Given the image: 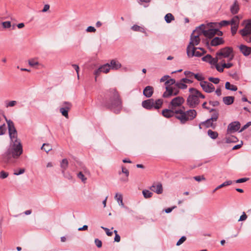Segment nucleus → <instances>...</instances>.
<instances>
[{
    "instance_id": "obj_1",
    "label": "nucleus",
    "mask_w": 251,
    "mask_h": 251,
    "mask_svg": "<svg viewBox=\"0 0 251 251\" xmlns=\"http://www.w3.org/2000/svg\"><path fill=\"white\" fill-rule=\"evenodd\" d=\"M11 143L6 151L1 155L2 161L6 164H14L23 152V146L18 138L16 129L8 131Z\"/></svg>"
},
{
    "instance_id": "obj_2",
    "label": "nucleus",
    "mask_w": 251,
    "mask_h": 251,
    "mask_svg": "<svg viewBox=\"0 0 251 251\" xmlns=\"http://www.w3.org/2000/svg\"><path fill=\"white\" fill-rule=\"evenodd\" d=\"M103 105L116 114L120 113L123 107L122 100L116 89L111 88L107 91Z\"/></svg>"
},
{
    "instance_id": "obj_3",
    "label": "nucleus",
    "mask_w": 251,
    "mask_h": 251,
    "mask_svg": "<svg viewBox=\"0 0 251 251\" xmlns=\"http://www.w3.org/2000/svg\"><path fill=\"white\" fill-rule=\"evenodd\" d=\"M175 118L180 121L181 124H185L189 121H192L197 116V111L194 109L184 111V109H176Z\"/></svg>"
},
{
    "instance_id": "obj_4",
    "label": "nucleus",
    "mask_w": 251,
    "mask_h": 251,
    "mask_svg": "<svg viewBox=\"0 0 251 251\" xmlns=\"http://www.w3.org/2000/svg\"><path fill=\"white\" fill-rule=\"evenodd\" d=\"M233 50L230 47H226L221 49L216 53V56L217 60L222 59L224 58H228L229 61L232 60L234 55L232 54Z\"/></svg>"
},
{
    "instance_id": "obj_5",
    "label": "nucleus",
    "mask_w": 251,
    "mask_h": 251,
    "mask_svg": "<svg viewBox=\"0 0 251 251\" xmlns=\"http://www.w3.org/2000/svg\"><path fill=\"white\" fill-rule=\"evenodd\" d=\"M209 27H211L209 24L207 26L202 24L197 27V31H200L205 37L211 39L216 35V28H209Z\"/></svg>"
},
{
    "instance_id": "obj_6",
    "label": "nucleus",
    "mask_w": 251,
    "mask_h": 251,
    "mask_svg": "<svg viewBox=\"0 0 251 251\" xmlns=\"http://www.w3.org/2000/svg\"><path fill=\"white\" fill-rule=\"evenodd\" d=\"M201 34L200 31H197V28L193 32L191 35L190 42L187 47V50L196 48L195 46L199 44L201 41L200 36Z\"/></svg>"
},
{
    "instance_id": "obj_7",
    "label": "nucleus",
    "mask_w": 251,
    "mask_h": 251,
    "mask_svg": "<svg viewBox=\"0 0 251 251\" xmlns=\"http://www.w3.org/2000/svg\"><path fill=\"white\" fill-rule=\"evenodd\" d=\"M191 94L187 98V104L190 107L195 108L200 103L199 99L197 95L195 94V91H189Z\"/></svg>"
},
{
    "instance_id": "obj_8",
    "label": "nucleus",
    "mask_w": 251,
    "mask_h": 251,
    "mask_svg": "<svg viewBox=\"0 0 251 251\" xmlns=\"http://www.w3.org/2000/svg\"><path fill=\"white\" fill-rule=\"evenodd\" d=\"M187 50V54L189 57L193 56L200 57L204 54L206 51L204 49L201 48H194Z\"/></svg>"
},
{
    "instance_id": "obj_9",
    "label": "nucleus",
    "mask_w": 251,
    "mask_h": 251,
    "mask_svg": "<svg viewBox=\"0 0 251 251\" xmlns=\"http://www.w3.org/2000/svg\"><path fill=\"white\" fill-rule=\"evenodd\" d=\"M118 174L121 176L120 181L123 183H126L128 181L129 171L124 166H122V170L119 171Z\"/></svg>"
},
{
    "instance_id": "obj_10",
    "label": "nucleus",
    "mask_w": 251,
    "mask_h": 251,
    "mask_svg": "<svg viewBox=\"0 0 251 251\" xmlns=\"http://www.w3.org/2000/svg\"><path fill=\"white\" fill-rule=\"evenodd\" d=\"M72 106L70 102L65 101L63 103L62 107L60 108V112L66 118H68V112L71 109Z\"/></svg>"
},
{
    "instance_id": "obj_11",
    "label": "nucleus",
    "mask_w": 251,
    "mask_h": 251,
    "mask_svg": "<svg viewBox=\"0 0 251 251\" xmlns=\"http://www.w3.org/2000/svg\"><path fill=\"white\" fill-rule=\"evenodd\" d=\"M240 127V124L238 121H235L230 123L227 129V134L232 133L238 131Z\"/></svg>"
},
{
    "instance_id": "obj_12",
    "label": "nucleus",
    "mask_w": 251,
    "mask_h": 251,
    "mask_svg": "<svg viewBox=\"0 0 251 251\" xmlns=\"http://www.w3.org/2000/svg\"><path fill=\"white\" fill-rule=\"evenodd\" d=\"M184 102V100L182 97H176L171 100L169 106L171 107H174L175 109H177L176 107L181 105Z\"/></svg>"
},
{
    "instance_id": "obj_13",
    "label": "nucleus",
    "mask_w": 251,
    "mask_h": 251,
    "mask_svg": "<svg viewBox=\"0 0 251 251\" xmlns=\"http://www.w3.org/2000/svg\"><path fill=\"white\" fill-rule=\"evenodd\" d=\"M200 85L203 91L206 93H211L215 90V87L212 83L205 81L201 82Z\"/></svg>"
},
{
    "instance_id": "obj_14",
    "label": "nucleus",
    "mask_w": 251,
    "mask_h": 251,
    "mask_svg": "<svg viewBox=\"0 0 251 251\" xmlns=\"http://www.w3.org/2000/svg\"><path fill=\"white\" fill-rule=\"evenodd\" d=\"M166 91L163 93V97L168 98L171 96H176L178 94L179 91L172 87L166 86Z\"/></svg>"
},
{
    "instance_id": "obj_15",
    "label": "nucleus",
    "mask_w": 251,
    "mask_h": 251,
    "mask_svg": "<svg viewBox=\"0 0 251 251\" xmlns=\"http://www.w3.org/2000/svg\"><path fill=\"white\" fill-rule=\"evenodd\" d=\"M176 109L174 108V107H171L169 106V109H165L162 110V114L163 116L166 118H169L173 117L174 116L175 117V112H176Z\"/></svg>"
},
{
    "instance_id": "obj_16",
    "label": "nucleus",
    "mask_w": 251,
    "mask_h": 251,
    "mask_svg": "<svg viewBox=\"0 0 251 251\" xmlns=\"http://www.w3.org/2000/svg\"><path fill=\"white\" fill-rule=\"evenodd\" d=\"M154 100L153 99H150L142 101V106L148 110H151L153 108Z\"/></svg>"
},
{
    "instance_id": "obj_17",
    "label": "nucleus",
    "mask_w": 251,
    "mask_h": 251,
    "mask_svg": "<svg viewBox=\"0 0 251 251\" xmlns=\"http://www.w3.org/2000/svg\"><path fill=\"white\" fill-rule=\"evenodd\" d=\"M202 60L203 61H204V62H207V63H209V64H210L212 66H213V65L214 64H216V61H218L217 60V58H216V56L214 58L212 57V56L210 55V54H207L205 56H203L202 58H201ZM211 68H213V66H211Z\"/></svg>"
},
{
    "instance_id": "obj_18",
    "label": "nucleus",
    "mask_w": 251,
    "mask_h": 251,
    "mask_svg": "<svg viewBox=\"0 0 251 251\" xmlns=\"http://www.w3.org/2000/svg\"><path fill=\"white\" fill-rule=\"evenodd\" d=\"M214 122L211 120L210 119H207L204 122H201L199 125V128L201 129V126H204L205 127H212L213 129H215L216 126V124L214 123Z\"/></svg>"
},
{
    "instance_id": "obj_19",
    "label": "nucleus",
    "mask_w": 251,
    "mask_h": 251,
    "mask_svg": "<svg viewBox=\"0 0 251 251\" xmlns=\"http://www.w3.org/2000/svg\"><path fill=\"white\" fill-rule=\"evenodd\" d=\"M239 32L242 36L251 34V22H249L243 29L239 31Z\"/></svg>"
},
{
    "instance_id": "obj_20",
    "label": "nucleus",
    "mask_w": 251,
    "mask_h": 251,
    "mask_svg": "<svg viewBox=\"0 0 251 251\" xmlns=\"http://www.w3.org/2000/svg\"><path fill=\"white\" fill-rule=\"evenodd\" d=\"M209 25H210V27H211L212 28L222 27L230 25V21L223 20L220 23H209Z\"/></svg>"
},
{
    "instance_id": "obj_21",
    "label": "nucleus",
    "mask_w": 251,
    "mask_h": 251,
    "mask_svg": "<svg viewBox=\"0 0 251 251\" xmlns=\"http://www.w3.org/2000/svg\"><path fill=\"white\" fill-rule=\"evenodd\" d=\"M241 52L246 56L249 55L251 53V48L247 46L241 45L239 47Z\"/></svg>"
},
{
    "instance_id": "obj_22",
    "label": "nucleus",
    "mask_w": 251,
    "mask_h": 251,
    "mask_svg": "<svg viewBox=\"0 0 251 251\" xmlns=\"http://www.w3.org/2000/svg\"><path fill=\"white\" fill-rule=\"evenodd\" d=\"M153 93V88L152 86H146L143 90V95L147 98H150Z\"/></svg>"
},
{
    "instance_id": "obj_23",
    "label": "nucleus",
    "mask_w": 251,
    "mask_h": 251,
    "mask_svg": "<svg viewBox=\"0 0 251 251\" xmlns=\"http://www.w3.org/2000/svg\"><path fill=\"white\" fill-rule=\"evenodd\" d=\"M150 189L158 194H160L163 192L162 186L160 183H158L157 185H152L150 187Z\"/></svg>"
},
{
    "instance_id": "obj_24",
    "label": "nucleus",
    "mask_w": 251,
    "mask_h": 251,
    "mask_svg": "<svg viewBox=\"0 0 251 251\" xmlns=\"http://www.w3.org/2000/svg\"><path fill=\"white\" fill-rule=\"evenodd\" d=\"M110 69L118 70L122 66L121 63L117 60L113 59L110 63Z\"/></svg>"
},
{
    "instance_id": "obj_25",
    "label": "nucleus",
    "mask_w": 251,
    "mask_h": 251,
    "mask_svg": "<svg viewBox=\"0 0 251 251\" xmlns=\"http://www.w3.org/2000/svg\"><path fill=\"white\" fill-rule=\"evenodd\" d=\"M224 41L222 38L218 37H214L211 41L210 44L212 46H217L219 45L222 44Z\"/></svg>"
},
{
    "instance_id": "obj_26",
    "label": "nucleus",
    "mask_w": 251,
    "mask_h": 251,
    "mask_svg": "<svg viewBox=\"0 0 251 251\" xmlns=\"http://www.w3.org/2000/svg\"><path fill=\"white\" fill-rule=\"evenodd\" d=\"M68 161L66 158L62 159L61 161L60 167L61 168V172L63 175H64V172L68 167Z\"/></svg>"
},
{
    "instance_id": "obj_27",
    "label": "nucleus",
    "mask_w": 251,
    "mask_h": 251,
    "mask_svg": "<svg viewBox=\"0 0 251 251\" xmlns=\"http://www.w3.org/2000/svg\"><path fill=\"white\" fill-rule=\"evenodd\" d=\"M239 10V6L237 1H234V3L230 7V11L232 14H237Z\"/></svg>"
},
{
    "instance_id": "obj_28",
    "label": "nucleus",
    "mask_w": 251,
    "mask_h": 251,
    "mask_svg": "<svg viewBox=\"0 0 251 251\" xmlns=\"http://www.w3.org/2000/svg\"><path fill=\"white\" fill-rule=\"evenodd\" d=\"M210 112H212V113L211 118L209 119L213 122L217 121L219 116L218 111L215 109H211L210 110Z\"/></svg>"
},
{
    "instance_id": "obj_29",
    "label": "nucleus",
    "mask_w": 251,
    "mask_h": 251,
    "mask_svg": "<svg viewBox=\"0 0 251 251\" xmlns=\"http://www.w3.org/2000/svg\"><path fill=\"white\" fill-rule=\"evenodd\" d=\"M234 97L232 96H226L223 98L224 103L226 105H230L234 102Z\"/></svg>"
},
{
    "instance_id": "obj_30",
    "label": "nucleus",
    "mask_w": 251,
    "mask_h": 251,
    "mask_svg": "<svg viewBox=\"0 0 251 251\" xmlns=\"http://www.w3.org/2000/svg\"><path fill=\"white\" fill-rule=\"evenodd\" d=\"M115 199L118 202L119 205L124 207V203L123 201V196L122 194L118 193L116 194Z\"/></svg>"
},
{
    "instance_id": "obj_31",
    "label": "nucleus",
    "mask_w": 251,
    "mask_h": 251,
    "mask_svg": "<svg viewBox=\"0 0 251 251\" xmlns=\"http://www.w3.org/2000/svg\"><path fill=\"white\" fill-rule=\"evenodd\" d=\"M100 70L101 72L104 73H107L109 72L110 70V66L109 63L105 64L101 66H100Z\"/></svg>"
},
{
    "instance_id": "obj_32",
    "label": "nucleus",
    "mask_w": 251,
    "mask_h": 251,
    "mask_svg": "<svg viewBox=\"0 0 251 251\" xmlns=\"http://www.w3.org/2000/svg\"><path fill=\"white\" fill-rule=\"evenodd\" d=\"M153 103V108L158 109L161 107L163 104V100L158 99L155 101L154 100Z\"/></svg>"
},
{
    "instance_id": "obj_33",
    "label": "nucleus",
    "mask_w": 251,
    "mask_h": 251,
    "mask_svg": "<svg viewBox=\"0 0 251 251\" xmlns=\"http://www.w3.org/2000/svg\"><path fill=\"white\" fill-rule=\"evenodd\" d=\"M226 89L232 91H236L237 90L236 86L231 84L229 82H226L225 84Z\"/></svg>"
},
{
    "instance_id": "obj_34",
    "label": "nucleus",
    "mask_w": 251,
    "mask_h": 251,
    "mask_svg": "<svg viewBox=\"0 0 251 251\" xmlns=\"http://www.w3.org/2000/svg\"><path fill=\"white\" fill-rule=\"evenodd\" d=\"M226 143H236L238 141V138L234 136H230L226 138Z\"/></svg>"
},
{
    "instance_id": "obj_35",
    "label": "nucleus",
    "mask_w": 251,
    "mask_h": 251,
    "mask_svg": "<svg viewBox=\"0 0 251 251\" xmlns=\"http://www.w3.org/2000/svg\"><path fill=\"white\" fill-rule=\"evenodd\" d=\"M131 29L135 31H139L142 33H146L145 29L144 27L140 26L138 25H134L131 27Z\"/></svg>"
},
{
    "instance_id": "obj_36",
    "label": "nucleus",
    "mask_w": 251,
    "mask_h": 251,
    "mask_svg": "<svg viewBox=\"0 0 251 251\" xmlns=\"http://www.w3.org/2000/svg\"><path fill=\"white\" fill-rule=\"evenodd\" d=\"M208 136L212 139H216L218 136V133L216 131H212L211 129H209L207 131Z\"/></svg>"
},
{
    "instance_id": "obj_37",
    "label": "nucleus",
    "mask_w": 251,
    "mask_h": 251,
    "mask_svg": "<svg viewBox=\"0 0 251 251\" xmlns=\"http://www.w3.org/2000/svg\"><path fill=\"white\" fill-rule=\"evenodd\" d=\"M5 120L7 124L8 131L16 128L14 124L12 121H11V120H8L6 119V118H5Z\"/></svg>"
},
{
    "instance_id": "obj_38",
    "label": "nucleus",
    "mask_w": 251,
    "mask_h": 251,
    "mask_svg": "<svg viewBox=\"0 0 251 251\" xmlns=\"http://www.w3.org/2000/svg\"><path fill=\"white\" fill-rule=\"evenodd\" d=\"M176 86L178 88L181 89H185L187 87V85L184 82L182 81V79H180L179 81L176 82Z\"/></svg>"
},
{
    "instance_id": "obj_39",
    "label": "nucleus",
    "mask_w": 251,
    "mask_h": 251,
    "mask_svg": "<svg viewBox=\"0 0 251 251\" xmlns=\"http://www.w3.org/2000/svg\"><path fill=\"white\" fill-rule=\"evenodd\" d=\"M165 20L167 23H170L175 20L174 16L171 13H168L165 16Z\"/></svg>"
},
{
    "instance_id": "obj_40",
    "label": "nucleus",
    "mask_w": 251,
    "mask_h": 251,
    "mask_svg": "<svg viewBox=\"0 0 251 251\" xmlns=\"http://www.w3.org/2000/svg\"><path fill=\"white\" fill-rule=\"evenodd\" d=\"M195 91V94L197 95V96L198 97V99H199L200 98L204 99L205 98V96L199 90L197 89L194 88H191L189 89V91Z\"/></svg>"
},
{
    "instance_id": "obj_41",
    "label": "nucleus",
    "mask_w": 251,
    "mask_h": 251,
    "mask_svg": "<svg viewBox=\"0 0 251 251\" xmlns=\"http://www.w3.org/2000/svg\"><path fill=\"white\" fill-rule=\"evenodd\" d=\"M230 21V24L231 25H238L239 23V18L238 16H235Z\"/></svg>"
},
{
    "instance_id": "obj_42",
    "label": "nucleus",
    "mask_w": 251,
    "mask_h": 251,
    "mask_svg": "<svg viewBox=\"0 0 251 251\" xmlns=\"http://www.w3.org/2000/svg\"><path fill=\"white\" fill-rule=\"evenodd\" d=\"M42 150L45 151L46 152H48L51 150V146L49 144L44 143L41 147Z\"/></svg>"
},
{
    "instance_id": "obj_43",
    "label": "nucleus",
    "mask_w": 251,
    "mask_h": 251,
    "mask_svg": "<svg viewBox=\"0 0 251 251\" xmlns=\"http://www.w3.org/2000/svg\"><path fill=\"white\" fill-rule=\"evenodd\" d=\"M143 195L145 198L148 199L152 197V193L148 190H144L142 191Z\"/></svg>"
},
{
    "instance_id": "obj_44",
    "label": "nucleus",
    "mask_w": 251,
    "mask_h": 251,
    "mask_svg": "<svg viewBox=\"0 0 251 251\" xmlns=\"http://www.w3.org/2000/svg\"><path fill=\"white\" fill-rule=\"evenodd\" d=\"M218 61H216V63L214 64L213 66H214V67L216 68V70L219 72H223L224 71V67L223 66V65L222 64L221 66L220 65L219 63H218Z\"/></svg>"
},
{
    "instance_id": "obj_45",
    "label": "nucleus",
    "mask_w": 251,
    "mask_h": 251,
    "mask_svg": "<svg viewBox=\"0 0 251 251\" xmlns=\"http://www.w3.org/2000/svg\"><path fill=\"white\" fill-rule=\"evenodd\" d=\"M176 82L175 79L174 78H171V79L166 81L165 84L166 85V86L171 87V85H172L174 84H176Z\"/></svg>"
},
{
    "instance_id": "obj_46",
    "label": "nucleus",
    "mask_w": 251,
    "mask_h": 251,
    "mask_svg": "<svg viewBox=\"0 0 251 251\" xmlns=\"http://www.w3.org/2000/svg\"><path fill=\"white\" fill-rule=\"evenodd\" d=\"M194 76L197 80H198V81H200L201 82L203 81V80L204 79V77L201 74H194Z\"/></svg>"
},
{
    "instance_id": "obj_47",
    "label": "nucleus",
    "mask_w": 251,
    "mask_h": 251,
    "mask_svg": "<svg viewBox=\"0 0 251 251\" xmlns=\"http://www.w3.org/2000/svg\"><path fill=\"white\" fill-rule=\"evenodd\" d=\"M77 177L81 180V181L85 183L86 182L87 178L84 176L81 172H80L77 174Z\"/></svg>"
},
{
    "instance_id": "obj_48",
    "label": "nucleus",
    "mask_w": 251,
    "mask_h": 251,
    "mask_svg": "<svg viewBox=\"0 0 251 251\" xmlns=\"http://www.w3.org/2000/svg\"><path fill=\"white\" fill-rule=\"evenodd\" d=\"M232 183V181L231 180H227V181L224 182V183H223L221 185H219L218 186H219V188L220 189L224 187L230 185Z\"/></svg>"
},
{
    "instance_id": "obj_49",
    "label": "nucleus",
    "mask_w": 251,
    "mask_h": 251,
    "mask_svg": "<svg viewBox=\"0 0 251 251\" xmlns=\"http://www.w3.org/2000/svg\"><path fill=\"white\" fill-rule=\"evenodd\" d=\"M208 80L210 82L216 84H218L220 82V79L217 77H210L208 78Z\"/></svg>"
},
{
    "instance_id": "obj_50",
    "label": "nucleus",
    "mask_w": 251,
    "mask_h": 251,
    "mask_svg": "<svg viewBox=\"0 0 251 251\" xmlns=\"http://www.w3.org/2000/svg\"><path fill=\"white\" fill-rule=\"evenodd\" d=\"M6 131V128L5 124L0 126V135H4Z\"/></svg>"
},
{
    "instance_id": "obj_51",
    "label": "nucleus",
    "mask_w": 251,
    "mask_h": 251,
    "mask_svg": "<svg viewBox=\"0 0 251 251\" xmlns=\"http://www.w3.org/2000/svg\"><path fill=\"white\" fill-rule=\"evenodd\" d=\"M28 64L30 66L34 67L36 65H37L39 64V63L38 61L34 59H30L28 61Z\"/></svg>"
},
{
    "instance_id": "obj_52",
    "label": "nucleus",
    "mask_w": 251,
    "mask_h": 251,
    "mask_svg": "<svg viewBox=\"0 0 251 251\" xmlns=\"http://www.w3.org/2000/svg\"><path fill=\"white\" fill-rule=\"evenodd\" d=\"M238 25H231V32L233 35H234L236 33L237 29H238Z\"/></svg>"
},
{
    "instance_id": "obj_53",
    "label": "nucleus",
    "mask_w": 251,
    "mask_h": 251,
    "mask_svg": "<svg viewBox=\"0 0 251 251\" xmlns=\"http://www.w3.org/2000/svg\"><path fill=\"white\" fill-rule=\"evenodd\" d=\"M186 240V237L184 236H182L179 240L176 243V246H180L181 245L185 240Z\"/></svg>"
},
{
    "instance_id": "obj_54",
    "label": "nucleus",
    "mask_w": 251,
    "mask_h": 251,
    "mask_svg": "<svg viewBox=\"0 0 251 251\" xmlns=\"http://www.w3.org/2000/svg\"><path fill=\"white\" fill-rule=\"evenodd\" d=\"M8 176V173L2 171L0 172V178L1 179H4L6 178Z\"/></svg>"
},
{
    "instance_id": "obj_55",
    "label": "nucleus",
    "mask_w": 251,
    "mask_h": 251,
    "mask_svg": "<svg viewBox=\"0 0 251 251\" xmlns=\"http://www.w3.org/2000/svg\"><path fill=\"white\" fill-rule=\"evenodd\" d=\"M2 26L5 28H8L11 27V22L9 21H6L2 23Z\"/></svg>"
},
{
    "instance_id": "obj_56",
    "label": "nucleus",
    "mask_w": 251,
    "mask_h": 251,
    "mask_svg": "<svg viewBox=\"0 0 251 251\" xmlns=\"http://www.w3.org/2000/svg\"><path fill=\"white\" fill-rule=\"evenodd\" d=\"M114 232L115 234V236L114 238V241L117 242H120V240H121V237H120V236L119 234H118L117 231L116 230H115L114 231Z\"/></svg>"
},
{
    "instance_id": "obj_57",
    "label": "nucleus",
    "mask_w": 251,
    "mask_h": 251,
    "mask_svg": "<svg viewBox=\"0 0 251 251\" xmlns=\"http://www.w3.org/2000/svg\"><path fill=\"white\" fill-rule=\"evenodd\" d=\"M101 228H102L105 231L106 234L108 236H111L113 235V232L110 231L108 228L104 227L103 226H101Z\"/></svg>"
},
{
    "instance_id": "obj_58",
    "label": "nucleus",
    "mask_w": 251,
    "mask_h": 251,
    "mask_svg": "<svg viewBox=\"0 0 251 251\" xmlns=\"http://www.w3.org/2000/svg\"><path fill=\"white\" fill-rule=\"evenodd\" d=\"M102 73L100 67L94 71V74L95 75V81H97V77Z\"/></svg>"
},
{
    "instance_id": "obj_59",
    "label": "nucleus",
    "mask_w": 251,
    "mask_h": 251,
    "mask_svg": "<svg viewBox=\"0 0 251 251\" xmlns=\"http://www.w3.org/2000/svg\"><path fill=\"white\" fill-rule=\"evenodd\" d=\"M25 169L24 168H21L19 169L18 171H15L14 173V175L16 176H19L20 175L23 174L25 173Z\"/></svg>"
},
{
    "instance_id": "obj_60",
    "label": "nucleus",
    "mask_w": 251,
    "mask_h": 251,
    "mask_svg": "<svg viewBox=\"0 0 251 251\" xmlns=\"http://www.w3.org/2000/svg\"><path fill=\"white\" fill-rule=\"evenodd\" d=\"M184 74L188 78H191L194 75V73L190 71H185Z\"/></svg>"
},
{
    "instance_id": "obj_61",
    "label": "nucleus",
    "mask_w": 251,
    "mask_h": 251,
    "mask_svg": "<svg viewBox=\"0 0 251 251\" xmlns=\"http://www.w3.org/2000/svg\"><path fill=\"white\" fill-rule=\"evenodd\" d=\"M194 178L195 179V180H196V181H199V182L201 181V180H205V178L202 176H196L194 177Z\"/></svg>"
},
{
    "instance_id": "obj_62",
    "label": "nucleus",
    "mask_w": 251,
    "mask_h": 251,
    "mask_svg": "<svg viewBox=\"0 0 251 251\" xmlns=\"http://www.w3.org/2000/svg\"><path fill=\"white\" fill-rule=\"evenodd\" d=\"M244 39L247 41L248 43L251 42V34L247 35L246 36H242Z\"/></svg>"
},
{
    "instance_id": "obj_63",
    "label": "nucleus",
    "mask_w": 251,
    "mask_h": 251,
    "mask_svg": "<svg viewBox=\"0 0 251 251\" xmlns=\"http://www.w3.org/2000/svg\"><path fill=\"white\" fill-rule=\"evenodd\" d=\"M95 243L98 248H100L102 246V242L99 239H95Z\"/></svg>"
},
{
    "instance_id": "obj_64",
    "label": "nucleus",
    "mask_w": 251,
    "mask_h": 251,
    "mask_svg": "<svg viewBox=\"0 0 251 251\" xmlns=\"http://www.w3.org/2000/svg\"><path fill=\"white\" fill-rule=\"evenodd\" d=\"M247 219V216L245 212H243L242 215L240 216L238 221H243L246 220Z\"/></svg>"
}]
</instances>
